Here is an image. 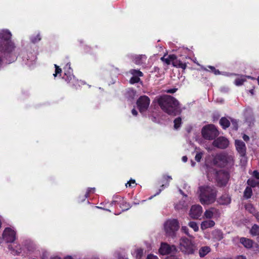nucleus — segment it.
<instances>
[{
  "mask_svg": "<svg viewBox=\"0 0 259 259\" xmlns=\"http://www.w3.org/2000/svg\"><path fill=\"white\" fill-rule=\"evenodd\" d=\"M213 237L216 239L217 240H221L223 238V233L222 232L219 230H215L212 233Z\"/></svg>",
  "mask_w": 259,
  "mask_h": 259,
  "instance_id": "25",
  "label": "nucleus"
},
{
  "mask_svg": "<svg viewBox=\"0 0 259 259\" xmlns=\"http://www.w3.org/2000/svg\"><path fill=\"white\" fill-rule=\"evenodd\" d=\"M208 67L210 68L211 70V71L215 74V75H219L220 74V72L219 70L216 69L213 66H208Z\"/></svg>",
  "mask_w": 259,
  "mask_h": 259,
  "instance_id": "41",
  "label": "nucleus"
},
{
  "mask_svg": "<svg viewBox=\"0 0 259 259\" xmlns=\"http://www.w3.org/2000/svg\"><path fill=\"white\" fill-rule=\"evenodd\" d=\"M95 191V188H89L87 193L83 196V198L81 200V201H83L84 200L85 198H87L89 196V194L90 193H94Z\"/></svg>",
  "mask_w": 259,
  "mask_h": 259,
  "instance_id": "36",
  "label": "nucleus"
},
{
  "mask_svg": "<svg viewBox=\"0 0 259 259\" xmlns=\"http://www.w3.org/2000/svg\"><path fill=\"white\" fill-rule=\"evenodd\" d=\"M182 119L180 117H178L174 120V127L175 129L179 128L181 125Z\"/></svg>",
  "mask_w": 259,
  "mask_h": 259,
  "instance_id": "35",
  "label": "nucleus"
},
{
  "mask_svg": "<svg viewBox=\"0 0 259 259\" xmlns=\"http://www.w3.org/2000/svg\"><path fill=\"white\" fill-rule=\"evenodd\" d=\"M229 89L227 88H222L221 91L222 92L226 93L228 91Z\"/></svg>",
  "mask_w": 259,
  "mask_h": 259,
  "instance_id": "52",
  "label": "nucleus"
},
{
  "mask_svg": "<svg viewBox=\"0 0 259 259\" xmlns=\"http://www.w3.org/2000/svg\"><path fill=\"white\" fill-rule=\"evenodd\" d=\"M51 259H61V257H60L58 256H55L52 257Z\"/></svg>",
  "mask_w": 259,
  "mask_h": 259,
  "instance_id": "59",
  "label": "nucleus"
},
{
  "mask_svg": "<svg viewBox=\"0 0 259 259\" xmlns=\"http://www.w3.org/2000/svg\"><path fill=\"white\" fill-rule=\"evenodd\" d=\"M164 179H165V180L168 181V183L167 184H166V186H168L169 185V182L172 180V178L170 177V176H164Z\"/></svg>",
  "mask_w": 259,
  "mask_h": 259,
  "instance_id": "47",
  "label": "nucleus"
},
{
  "mask_svg": "<svg viewBox=\"0 0 259 259\" xmlns=\"http://www.w3.org/2000/svg\"><path fill=\"white\" fill-rule=\"evenodd\" d=\"M187 157L186 156H184L182 157V161L184 162H186L187 161Z\"/></svg>",
  "mask_w": 259,
  "mask_h": 259,
  "instance_id": "55",
  "label": "nucleus"
},
{
  "mask_svg": "<svg viewBox=\"0 0 259 259\" xmlns=\"http://www.w3.org/2000/svg\"><path fill=\"white\" fill-rule=\"evenodd\" d=\"M132 113L133 115H134V116H136L138 114L137 111L136 109H133L132 110Z\"/></svg>",
  "mask_w": 259,
  "mask_h": 259,
  "instance_id": "53",
  "label": "nucleus"
},
{
  "mask_svg": "<svg viewBox=\"0 0 259 259\" xmlns=\"http://www.w3.org/2000/svg\"><path fill=\"white\" fill-rule=\"evenodd\" d=\"M181 250L187 254H192L195 247L191 241L186 238H182L180 242Z\"/></svg>",
  "mask_w": 259,
  "mask_h": 259,
  "instance_id": "6",
  "label": "nucleus"
},
{
  "mask_svg": "<svg viewBox=\"0 0 259 259\" xmlns=\"http://www.w3.org/2000/svg\"><path fill=\"white\" fill-rule=\"evenodd\" d=\"M12 34L9 30H0V51L4 55L11 53L15 48L14 43L11 40Z\"/></svg>",
  "mask_w": 259,
  "mask_h": 259,
  "instance_id": "3",
  "label": "nucleus"
},
{
  "mask_svg": "<svg viewBox=\"0 0 259 259\" xmlns=\"http://www.w3.org/2000/svg\"><path fill=\"white\" fill-rule=\"evenodd\" d=\"M243 139L244 141H248L249 140V137L246 135H244L243 136Z\"/></svg>",
  "mask_w": 259,
  "mask_h": 259,
  "instance_id": "54",
  "label": "nucleus"
},
{
  "mask_svg": "<svg viewBox=\"0 0 259 259\" xmlns=\"http://www.w3.org/2000/svg\"><path fill=\"white\" fill-rule=\"evenodd\" d=\"M214 225L215 223L213 220H205L201 222L200 225V228L202 230H204L208 228L213 227L214 226Z\"/></svg>",
  "mask_w": 259,
  "mask_h": 259,
  "instance_id": "19",
  "label": "nucleus"
},
{
  "mask_svg": "<svg viewBox=\"0 0 259 259\" xmlns=\"http://www.w3.org/2000/svg\"><path fill=\"white\" fill-rule=\"evenodd\" d=\"M245 121L248 123L249 126H251L253 124L254 119L253 116L250 110H246L245 113Z\"/></svg>",
  "mask_w": 259,
  "mask_h": 259,
  "instance_id": "20",
  "label": "nucleus"
},
{
  "mask_svg": "<svg viewBox=\"0 0 259 259\" xmlns=\"http://www.w3.org/2000/svg\"><path fill=\"white\" fill-rule=\"evenodd\" d=\"M240 242L246 248L251 249L255 252H259V245L251 239L246 238H241Z\"/></svg>",
  "mask_w": 259,
  "mask_h": 259,
  "instance_id": "11",
  "label": "nucleus"
},
{
  "mask_svg": "<svg viewBox=\"0 0 259 259\" xmlns=\"http://www.w3.org/2000/svg\"><path fill=\"white\" fill-rule=\"evenodd\" d=\"M220 215V212L219 209L214 207H210L206 209L204 213V217L207 219H211L218 218Z\"/></svg>",
  "mask_w": 259,
  "mask_h": 259,
  "instance_id": "13",
  "label": "nucleus"
},
{
  "mask_svg": "<svg viewBox=\"0 0 259 259\" xmlns=\"http://www.w3.org/2000/svg\"><path fill=\"white\" fill-rule=\"evenodd\" d=\"M201 134L204 139L212 140L219 135V132L214 125L208 124L202 128Z\"/></svg>",
  "mask_w": 259,
  "mask_h": 259,
  "instance_id": "5",
  "label": "nucleus"
},
{
  "mask_svg": "<svg viewBox=\"0 0 259 259\" xmlns=\"http://www.w3.org/2000/svg\"><path fill=\"white\" fill-rule=\"evenodd\" d=\"M253 215L255 217L257 222L259 223V213L258 212H254Z\"/></svg>",
  "mask_w": 259,
  "mask_h": 259,
  "instance_id": "50",
  "label": "nucleus"
},
{
  "mask_svg": "<svg viewBox=\"0 0 259 259\" xmlns=\"http://www.w3.org/2000/svg\"><path fill=\"white\" fill-rule=\"evenodd\" d=\"M235 146L237 151L241 156H244L246 153V146L245 143L241 140L235 141Z\"/></svg>",
  "mask_w": 259,
  "mask_h": 259,
  "instance_id": "15",
  "label": "nucleus"
},
{
  "mask_svg": "<svg viewBox=\"0 0 259 259\" xmlns=\"http://www.w3.org/2000/svg\"><path fill=\"white\" fill-rule=\"evenodd\" d=\"M31 40L32 42L35 43L40 40V37L39 34H37L36 37H31Z\"/></svg>",
  "mask_w": 259,
  "mask_h": 259,
  "instance_id": "45",
  "label": "nucleus"
},
{
  "mask_svg": "<svg viewBox=\"0 0 259 259\" xmlns=\"http://www.w3.org/2000/svg\"><path fill=\"white\" fill-rule=\"evenodd\" d=\"M176 91V89H171L167 91L168 93H174Z\"/></svg>",
  "mask_w": 259,
  "mask_h": 259,
  "instance_id": "57",
  "label": "nucleus"
},
{
  "mask_svg": "<svg viewBox=\"0 0 259 259\" xmlns=\"http://www.w3.org/2000/svg\"><path fill=\"white\" fill-rule=\"evenodd\" d=\"M147 259H159L158 257L153 254H149L147 256Z\"/></svg>",
  "mask_w": 259,
  "mask_h": 259,
  "instance_id": "46",
  "label": "nucleus"
},
{
  "mask_svg": "<svg viewBox=\"0 0 259 259\" xmlns=\"http://www.w3.org/2000/svg\"><path fill=\"white\" fill-rule=\"evenodd\" d=\"M237 259H246V257L243 255L238 256Z\"/></svg>",
  "mask_w": 259,
  "mask_h": 259,
  "instance_id": "56",
  "label": "nucleus"
},
{
  "mask_svg": "<svg viewBox=\"0 0 259 259\" xmlns=\"http://www.w3.org/2000/svg\"><path fill=\"white\" fill-rule=\"evenodd\" d=\"M135 253L136 258L137 259H140L143 254V249L142 248H138L136 250Z\"/></svg>",
  "mask_w": 259,
  "mask_h": 259,
  "instance_id": "32",
  "label": "nucleus"
},
{
  "mask_svg": "<svg viewBox=\"0 0 259 259\" xmlns=\"http://www.w3.org/2000/svg\"><path fill=\"white\" fill-rule=\"evenodd\" d=\"M246 209L250 211V213L254 215V212H256L254 208L251 204H248L246 206Z\"/></svg>",
  "mask_w": 259,
  "mask_h": 259,
  "instance_id": "39",
  "label": "nucleus"
},
{
  "mask_svg": "<svg viewBox=\"0 0 259 259\" xmlns=\"http://www.w3.org/2000/svg\"><path fill=\"white\" fill-rule=\"evenodd\" d=\"M218 180L219 181L221 185H225L229 178V176L227 172L220 171L219 173Z\"/></svg>",
  "mask_w": 259,
  "mask_h": 259,
  "instance_id": "18",
  "label": "nucleus"
},
{
  "mask_svg": "<svg viewBox=\"0 0 259 259\" xmlns=\"http://www.w3.org/2000/svg\"><path fill=\"white\" fill-rule=\"evenodd\" d=\"M55 73L53 74V75L55 77L58 74L61 73L62 70L57 65H55Z\"/></svg>",
  "mask_w": 259,
  "mask_h": 259,
  "instance_id": "44",
  "label": "nucleus"
},
{
  "mask_svg": "<svg viewBox=\"0 0 259 259\" xmlns=\"http://www.w3.org/2000/svg\"><path fill=\"white\" fill-rule=\"evenodd\" d=\"M210 251V248L208 246H203L201 247L199 251V254L200 257H204Z\"/></svg>",
  "mask_w": 259,
  "mask_h": 259,
  "instance_id": "23",
  "label": "nucleus"
},
{
  "mask_svg": "<svg viewBox=\"0 0 259 259\" xmlns=\"http://www.w3.org/2000/svg\"><path fill=\"white\" fill-rule=\"evenodd\" d=\"M135 95L136 92L133 90L130 89L126 92L125 97L127 100L132 102L134 100Z\"/></svg>",
  "mask_w": 259,
  "mask_h": 259,
  "instance_id": "24",
  "label": "nucleus"
},
{
  "mask_svg": "<svg viewBox=\"0 0 259 259\" xmlns=\"http://www.w3.org/2000/svg\"><path fill=\"white\" fill-rule=\"evenodd\" d=\"M252 194V191L250 187H247L244 192V196L248 199L251 197Z\"/></svg>",
  "mask_w": 259,
  "mask_h": 259,
  "instance_id": "30",
  "label": "nucleus"
},
{
  "mask_svg": "<svg viewBox=\"0 0 259 259\" xmlns=\"http://www.w3.org/2000/svg\"><path fill=\"white\" fill-rule=\"evenodd\" d=\"M150 99L146 96H141L137 101L138 108L141 113L144 114L148 109Z\"/></svg>",
  "mask_w": 259,
  "mask_h": 259,
  "instance_id": "7",
  "label": "nucleus"
},
{
  "mask_svg": "<svg viewBox=\"0 0 259 259\" xmlns=\"http://www.w3.org/2000/svg\"><path fill=\"white\" fill-rule=\"evenodd\" d=\"M212 145L220 149L226 148L229 145V141L223 137H220L214 140Z\"/></svg>",
  "mask_w": 259,
  "mask_h": 259,
  "instance_id": "14",
  "label": "nucleus"
},
{
  "mask_svg": "<svg viewBox=\"0 0 259 259\" xmlns=\"http://www.w3.org/2000/svg\"><path fill=\"white\" fill-rule=\"evenodd\" d=\"M157 101L161 109L169 115H176L181 112L178 101L171 96L159 97Z\"/></svg>",
  "mask_w": 259,
  "mask_h": 259,
  "instance_id": "1",
  "label": "nucleus"
},
{
  "mask_svg": "<svg viewBox=\"0 0 259 259\" xmlns=\"http://www.w3.org/2000/svg\"><path fill=\"white\" fill-rule=\"evenodd\" d=\"M200 202L203 205H209L213 203L216 198V190L209 186H200L198 188Z\"/></svg>",
  "mask_w": 259,
  "mask_h": 259,
  "instance_id": "2",
  "label": "nucleus"
},
{
  "mask_svg": "<svg viewBox=\"0 0 259 259\" xmlns=\"http://www.w3.org/2000/svg\"><path fill=\"white\" fill-rule=\"evenodd\" d=\"M64 77L65 80L70 83L72 85L75 86L78 81L72 74V70L70 67V64L67 63L64 68Z\"/></svg>",
  "mask_w": 259,
  "mask_h": 259,
  "instance_id": "8",
  "label": "nucleus"
},
{
  "mask_svg": "<svg viewBox=\"0 0 259 259\" xmlns=\"http://www.w3.org/2000/svg\"><path fill=\"white\" fill-rule=\"evenodd\" d=\"M195 163L194 161H191V164L192 166H194L195 165Z\"/></svg>",
  "mask_w": 259,
  "mask_h": 259,
  "instance_id": "61",
  "label": "nucleus"
},
{
  "mask_svg": "<svg viewBox=\"0 0 259 259\" xmlns=\"http://www.w3.org/2000/svg\"><path fill=\"white\" fill-rule=\"evenodd\" d=\"M130 72L133 76H138V77L143 76V73L141 71H140L139 70L131 69L130 71Z\"/></svg>",
  "mask_w": 259,
  "mask_h": 259,
  "instance_id": "33",
  "label": "nucleus"
},
{
  "mask_svg": "<svg viewBox=\"0 0 259 259\" xmlns=\"http://www.w3.org/2000/svg\"><path fill=\"white\" fill-rule=\"evenodd\" d=\"M175 58V55H164L161 58V60L165 62L166 64L169 65L170 63L172 64V61Z\"/></svg>",
  "mask_w": 259,
  "mask_h": 259,
  "instance_id": "22",
  "label": "nucleus"
},
{
  "mask_svg": "<svg viewBox=\"0 0 259 259\" xmlns=\"http://www.w3.org/2000/svg\"><path fill=\"white\" fill-rule=\"evenodd\" d=\"M132 184L134 185V186L137 184L136 183V181L135 180L131 179L125 185L126 187H127L128 185L129 187H134Z\"/></svg>",
  "mask_w": 259,
  "mask_h": 259,
  "instance_id": "42",
  "label": "nucleus"
},
{
  "mask_svg": "<svg viewBox=\"0 0 259 259\" xmlns=\"http://www.w3.org/2000/svg\"><path fill=\"white\" fill-rule=\"evenodd\" d=\"M64 259H73L72 257L70 256H67L66 257H65Z\"/></svg>",
  "mask_w": 259,
  "mask_h": 259,
  "instance_id": "60",
  "label": "nucleus"
},
{
  "mask_svg": "<svg viewBox=\"0 0 259 259\" xmlns=\"http://www.w3.org/2000/svg\"><path fill=\"white\" fill-rule=\"evenodd\" d=\"M131 57L134 63L138 65L142 64L147 59V57L145 55H132L131 56Z\"/></svg>",
  "mask_w": 259,
  "mask_h": 259,
  "instance_id": "17",
  "label": "nucleus"
},
{
  "mask_svg": "<svg viewBox=\"0 0 259 259\" xmlns=\"http://www.w3.org/2000/svg\"><path fill=\"white\" fill-rule=\"evenodd\" d=\"M164 185H162L161 186V187L162 188V189H159V190L158 192H157V193H156L154 196H155V195H157V194H159V193H160V192L161 191V190L163 189V187H164Z\"/></svg>",
  "mask_w": 259,
  "mask_h": 259,
  "instance_id": "58",
  "label": "nucleus"
},
{
  "mask_svg": "<svg viewBox=\"0 0 259 259\" xmlns=\"http://www.w3.org/2000/svg\"><path fill=\"white\" fill-rule=\"evenodd\" d=\"M181 231L184 233H185L188 236H191L189 233V229L187 227L182 226L181 228Z\"/></svg>",
  "mask_w": 259,
  "mask_h": 259,
  "instance_id": "43",
  "label": "nucleus"
},
{
  "mask_svg": "<svg viewBox=\"0 0 259 259\" xmlns=\"http://www.w3.org/2000/svg\"><path fill=\"white\" fill-rule=\"evenodd\" d=\"M202 207L200 205H194L190 210L189 215L194 219H198L202 214Z\"/></svg>",
  "mask_w": 259,
  "mask_h": 259,
  "instance_id": "12",
  "label": "nucleus"
},
{
  "mask_svg": "<svg viewBox=\"0 0 259 259\" xmlns=\"http://www.w3.org/2000/svg\"><path fill=\"white\" fill-rule=\"evenodd\" d=\"M177 251V248L175 245H170L166 243H161L159 249V252L161 255L174 254Z\"/></svg>",
  "mask_w": 259,
  "mask_h": 259,
  "instance_id": "10",
  "label": "nucleus"
},
{
  "mask_svg": "<svg viewBox=\"0 0 259 259\" xmlns=\"http://www.w3.org/2000/svg\"><path fill=\"white\" fill-rule=\"evenodd\" d=\"M140 80V79L139 77L133 75V76L131 78L130 81L131 83L133 84L139 82Z\"/></svg>",
  "mask_w": 259,
  "mask_h": 259,
  "instance_id": "38",
  "label": "nucleus"
},
{
  "mask_svg": "<svg viewBox=\"0 0 259 259\" xmlns=\"http://www.w3.org/2000/svg\"><path fill=\"white\" fill-rule=\"evenodd\" d=\"M220 123L223 128H226L230 125V121L226 118H222L220 120Z\"/></svg>",
  "mask_w": 259,
  "mask_h": 259,
  "instance_id": "29",
  "label": "nucleus"
},
{
  "mask_svg": "<svg viewBox=\"0 0 259 259\" xmlns=\"http://www.w3.org/2000/svg\"><path fill=\"white\" fill-rule=\"evenodd\" d=\"M245 81H246L245 77H243V76H241L240 77L236 78L234 82L236 85L239 86V85H241L242 84H243L244 82Z\"/></svg>",
  "mask_w": 259,
  "mask_h": 259,
  "instance_id": "31",
  "label": "nucleus"
},
{
  "mask_svg": "<svg viewBox=\"0 0 259 259\" xmlns=\"http://www.w3.org/2000/svg\"><path fill=\"white\" fill-rule=\"evenodd\" d=\"M253 176L254 178H256L257 179H259V172L257 170H254L253 172Z\"/></svg>",
  "mask_w": 259,
  "mask_h": 259,
  "instance_id": "48",
  "label": "nucleus"
},
{
  "mask_svg": "<svg viewBox=\"0 0 259 259\" xmlns=\"http://www.w3.org/2000/svg\"><path fill=\"white\" fill-rule=\"evenodd\" d=\"M9 249L12 251V253L14 255H19L20 253L23 252L26 253V251L24 249H22L21 245L18 244L15 246L10 245L9 246Z\"/></svg>",
  "mask_w": 259,
  "mask_h": 259,
  "instance_id": "16",
  "label": "nucleus"
},
{
  "mask_svg": "<svg viewBox=\"0 0 259 259\" xmlns=\"http://www.w3.org/2000/svg\"><path fill=\"white\" fill-rule=\"evenodd\" d=\"M3 238L7 243L13 242L16 239V231L11 228H6L3 232Z\"/></svg>",
  "mask_w": 259,
  "mask_h": 259,
  "instance_id": "9",
  "label": "nucleus"
},
{
  "mask_svg": "<svg viewBox=\"0 0 259 259\" xmlns=\"http://www.w3.org/2000/svg\"><path fill=\"white\" fill-rule=\"evenodd\" d=\"M172 64L174 66L178 67V68H181L183 69H185L187 67V64L186 63H183L181 61L178 60L177 59V57L175 55V58H174Z\"/></svg>",
  "mask_w": 259,
  "mask_h": 259,
  "instance_id": "21",
  "label": "nucleus"
},
{
  "mask_svg": "<svg viewBox=\"0 0 259 259\" xmlns=\"http://www.w3.org/2000/svg\"><path fill=\"white\" fill-rule=\"evenodd\" d=\"M247 184L252 187L259 186V179H257L255 178L254 179H249L247 181Z\"/></svg>",
  "mask_w": 259,
  "mask_h": 259,
  "instance_id": "26",
  "label": "nucleus"
},
{
  "mask_svg": "<svg viewBox=\"0 0 259 259\" xmlns=\"http://www.w3.org/2000/svg\"><path fill=\"white\" fill-rule=\"evenodd\" d=\"M187 204L185 200H181L175 205V208L177 209H183L187 208Z\"/></svg>",
  "mask_w": 259,
  "mask_h": 259,
  "instance_id": "28",
  "label": "nucleus"
},
{
  "mask_svg": "<svg viewBox=\"0 0 259 259\" xmlns=\"http://www.w3.org/2000/svg\"><path fill=\"white\" fill-rule=\"evenodd\" d=\"M230 202V199L229 198H227V200L225 202H220L223 204L229 203Z\"/></svg>",
  "mask_w": 259,
  "mask_h": 259,
  "instance_id": "51",
  "label": "nucleus"
},
{
  "mask_svg": "<svg viewBox=\"0 0 259 259\" xmlns=\"http://www.w3.org/2000/svg\"><path fill=\"white\" fill-rule=\"evenodd\" d=\"M9 53H6L5 55L3 53H2V52L0 51V65L2 64V57L5 56L6 57L8 54Z\"/></svg>",
  "mask_w": 259,
  "mask_h": 259,
  "instance_id": "49",
  "label": "nucleus"
},
{
  "mask_svg": "<svg viewBox=\"0 0 259 259\" xmlns=\"http://www.w3.org/2000/svg\"><path fill=\"white\" fill-rule=\"evenodd\" d=\"M180 193H181V194H183V192H182V190H180Z\"/></svg>",
  "mask_w": 259,
  "mask_h": 259,
  "instance_id": "63",
  "label": "nucleus"
},
{
  "mask_svg": "<svg viewBox=\"0 0 259 259\" xmlns=\"http://www.w3.org/2000/svg\"><path fill=\"white\" fill-rule=\"evenodd\" d=\"M188 225L195 232H197L199 230L198 225L196 222L191 221L189 223Z\"/></svg>",
  "mask_w": 259,
  "mask_h": 259,
  "instance_id": "34",
  "label": "nucleus"
},
{
  "mask_svg": "<svg viewBox=\"0 0 259 259\" xmlns=\"http://www.w3.org/2000/svg\"><path fill=\"white\" fill-rule=\"evenodd\" d=\"M258 84H259V77H258Z\"/></svg>",
  "mask_w": 259,
  "mask_h": 259,
  "instance_id": "64",
  "label": "nucleus"
},
{
  "mask_svg": "<svg viewBox=\"0 0 259 259\" xmlns=\"http://www.w3.org/2000/svg\"><path fill=\"white\" fill-rule=\"evenodd\" d=\"M179 223L177 219H169L164 224V231L167 236L174 237L179 229Z\"/></svg>",
  "mask_w": 259,
  "mask_h": 259,
  "instance_id": "4",
  "label": "nucleus"
},
{
  "mask_svg": "<svg viewBox=\"0 0 259 259\" xmlns=\"http://www.w3.org/2000/svg\"><path fill=\"white\" fill-rule=\"evenodd\" d=\"M3 239V238H2L1 237H0V243L2 242V240Z\"/></svg>",
  "mask_w": 259,
  "mask_h": 259,
  "instance_id": "62",
  "label": "nucleus"
},
{
  "mask_svg": "<svg viewBox=\"0 0 259 259\" xmlns=\"http://www.w3.org/2000/svg\"><path fill=\"white\" fill-rule=\"evenodd\" d=\"M250 234L253 236H256L259 235V226L254 224L251 227L250 230Z\"/></svg>",
  "mask_w": 259,
  "mask_h": 259,
  "instance_id": "27",
  "label": "nucleus"
},
{
  "mask_svg": "<svg viewBox=\"0 0 259 259\" xmlns=\"http://www.w3.org/2000/svg\"><path fill=\"white\" fill-rule=\"evenodd\" d=\"M203 155V153L202 152H197L195 157V160L198 162L200 161Z\"/></svg>",
  "mask_w": 259,
  "mask_h": 259,
  "instance_id": "37",
  "label": "nucleus"
},
{
  "mask_svg": "<svg viewBox=\"0 0 259 259\" xmlns=\"http://www.w3.org/2000/svg\"><path fill=\"white\" fill-rule=\"evenodd\" d=\"M120 207L123 209V210H126L128 209L129 205L127 204L125 202L123 201L120 203Z\"/></svg>",
  "mask_w": 259,
  "mask_h": 259,
  "instance_id": "40",
  "label": "nucleus"
}]
</instances>
